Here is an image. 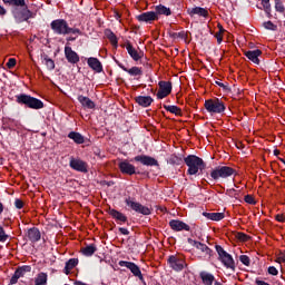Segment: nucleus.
Wrapping results in <instances>:
<instances>
[{"instance_id": "obj_46", "label": "nucleus", "mask_w": 285, "mask_h": 285, "mask_svg": "<svg viewBox=\"0 0 285 285\" xmlns=\"http://www.w3.org/2000/svg\"><path fill=\"white\" fill-rule=\"evenodd\" d=\"M237 239H239V242H248V239H250V236L239 232L236 235Z\"/></svg>"}, {"instance_id": "obj_31", "label": "nucleus", "mask_w": 285, "mask_h": 285, "mask_svg": "<svg viewBox=\"0 0 285 285\" xmlns=\"http://www.w3.org/2000/svg\"><path fill=\"white\" fill-rule=\"evenodd\" d=\"M199 277L204 285H212L215 282V275H213L208 272H200Z\"/></svg>"}, {"instance_id": "obj_42", "label": "nucleus", "mask_w": 285, "mask_h": 285, "mask_svg": "<svg viewBox=\"0 0 285 285\" xmlns=\"http://www.w3.org/2000/svg\"><path fill=\"white\" fill-rule=\"evenodd\" d=\"M263 28H265V30H272L273 32L277 31V24L273 23L271 20L264 22Z\"/></svg>"}, {"instance_id": "obj_5", "label": "nucleus", "mask_w": 285, "mask_h": 285, "mask_svg": "<svg viewBox=\"0 0 285 285\" xmlns=\"http://www.w3.org/2000/svg\"><path fill=\"white\" fill-rule=\"evenodd\" d=\"M233 175H237V170L228 166H218L210 171V178L214 181H219V179H228V177H233Z\"/></svg>"}, {"instance_id": "obj_19", "label": "nucleus", "mask_w": 285, "mask_h": 285, "mask_svg": "<svg viewBox=\"0 0 285 285\" xmlns=\"http://www.w3.org/2000/svg\"><path fill=\"white\" fill-rule=\"evenodd\" d=\"M136 19L142 23H153V21H159V17H157V13H155V11H147L140 13L136 17Z\"/></svg>"}, {"instance_id": "obj_29", "label": "nucleus", "mask_w": 285, "mask_h": 285, "mask_svg": "<svg viewBox=\"0 0 285 285\" xmlns=\"http://www.w3.org/2000/svg\"><path fill=\"white\" fill-rule=\"evenodd\" d=\"M154 12H155L156 17H159L161 14H164L165 17H170V14H173V11L170 10V8H168L164 4L156 6Z\"/></svg>"}, {"instance_id": "obj_61", "label": "nucleus", "mask_w": 285, "mask_h": 285, "mask_svg": "<svg viewBox=\"0 0 285 285\" xmlns=\"http://www.w3.org/2000/svg\"><path fill=\"white\" fill-rule=\"evenodd\" d=\"M115 17H116L117 20L121 19V14L119 12H116Z\"/></svg>"}, {"instance_id": "obj_57", "label": "nucleus", "mask_w": 285, "mask_h": 285, "mask_svg": "<svg viewBox=\"0 0 285 285\" xmlns=\"http://www.w3.org/2000/svg\"><path fill=\"white\" fill-rule=\"evenodd\" d=\"M227 193H229V197H236L237 196V190H235V189H228Z\"/></svg>"}, {"instance_id": "obj_13", "label": "nucleus", "mask_w": 285, "mask_h": 285, "mask_svg": "<svg viewBox=\"0 0 285 285\" xmlns=\"http://www.w3.org/2000/svg\"><path fill=\"white\" fill-rule=\"evenodd\" d=\"M118 168L122 175L132 176V175L140 174L139 171H137V168L135 167V165L130 164V161H128V159L120 160L118 163Z\"/></svg>"}, {"instance_id": "obj_1", "label": "nucleus", "mask_w": 285, "mask_h": 285, "mask_svg": "<svg viewBox=\"0 0 285 285\" xmlns=\"http://www.w3.org/2000/svg\"><path fill=\"white\" fill-rule=\"evenodd\" d=\"M6 6H14L11 11V14L16 21V23H23L29 21L35 17L30 9H28V4H26V0H2Z\"/></svg>"}, {"instance_id": "obj_35", "label": "nucleus", "mask_w": 285, "mask_h": 285, "mask_svg": "<svg viewBox=\"0 0 285 285\" xmlns=\"http://www.w3.org/2000/svg\"><path fill=\"white\" fill-rule=\"evenodd\" d=\"M42 63L46 65L47 70H55V60H52L48 55H41Z\"/></svg>"}, {"instance_id": "obj_55", "label": "nucleus", "mask_w": 285, "mask_h": 285, "mask_svg": "<svg viewBox=\"0 0 285 285\" xmlns=\"http://www.w3.org/2000/svg\"><path fill=\"white\" fill-rule=\"evenodd\" d=\"M118 230L121 233V235H130V230H128L126 227H119Z\"/></svg>"}, {"instance_id": "obj_21", "label": "nucleus", "mask_w": 285, "mask_h": 285, "mask_svg": "<svg viewBox=\"0 0 285 285\" xmlns=\"http://www.w3.org/2000/svg\"><path fill=\"white\" fill-rule=\"evenodd\" d=\"M65 57L68 61V63H79V53L77 51L72 50V47L66 46L65 47Z\"/></svg>"}, {"instance_id": "obj_63", "label": "nucleus", "mask_w": 285, "mask_h": 285, "mask_svg": "<svg viewBox=\"0 0 285 285\" xmlns=\"http://www.w3.org/2000/svg\"><path fill=\"white\" fill-rule=\"evenodd\" d=\"M20 282H21V284H23V285H32V283H28V282H26V281H23V279H21Z\"/></svg>"}, {"instance_id": "obj_10", "label": "nucleus", "mask_w": 285, "mask_h": 285, "mask_svg": "<svg viewBox=\"0 0 285 285\" xmlns=\"http://www.w3.org/2000/svg\"><path fill=\"white\" fill-rule=\"evenodd\" d=\"M187 242L188 244H190V246H194L195 248H197V250H200L202 253H204L205 259H208V261L213 259L214 252L206 244L202 242H197L193 238H188Z\"/></svg>"}, {"instance_id": "obj_49", "label": "nucleus", "mask_w": 285, "mask_h": 285, "mask_svg": "<svg viewBox=\"0 0 285 285\" xmlns=\"http://www.w3.org/2000/svg\"><path fill=\"white\" fill-rule=\"evenodd\" d=\"M245 202L246 204H250L252 206H255V204H257V202H255V198L252 195H246Z\"/></svg>"}, {"instance_id": "obj_64", "label": "nucleus", "mask_w": 285, "mask_h": 285, "mask_svg": "<svg viewBox=\"0 0 285 285\" xmlns=\"http://www.w3.org/2000/svg\"><path fill=\"white\" fill-rule=\"evenodd\" d=\"M274 155H275V157H277L279 155V150L278 149H274Z\"/></svg>"}, {"instance_id": "obj_51", "label": "nucleus", "mask_w": 285, "mask_h": 285, "mask_svg": "<svg viewBox=\"0 0 285 285\" xmlns=\"http://www.w3.org/2000/svg\"><path fill=\"white\" fill-rule=\"evenodd\" d=\"M278 264H282V262H283V264H285V249L284 250H282V252H279V254H278V257H277V261H276Z\"/></svg>"}, {"instance_id": "obj_26", "label": "nucleus", "mask_w": 285, "mask_h": 285, "mask_svg": "<svg viewBox=\"0 0 285 285\" xmlns=\"http://www.w3.org/2000/svg\"><path fill=\"white\" fill-rule=\"evenodd\" d=\"M134 99L136 104H138V106H141L142 108L150 107L153 101H155L150 96H137Z\"/></svg>"}, {"instance_id": "obj_60", "label": "nucleus", "mask_w": 285, "mask_h": 285, "mask_svg": "<svg viewBox=\"0 0 285 285\" xmlns=\"http://www.w3.org/2000/svg\"><path fill=\"white\" fill-rule=\"evenodd\" d=\"M67 41H77V37H68Z\"/></svg>"}, {"instance_id": "obj_53", "label": "nucleus", "mask_w": 285, "mask_h": 285, "mask_svg": "<svg viewBox=\"0 0 285 285\" xmlns=\"http://www.w3.org/2000/svg\"><path fill=\"white\" fill-rule=\"evenodd\" d=\"M275 219H276V222H279L281 224H284V222H285V216H284L283 214H277V215L275 216Z\"/></svg>"}, {"instance_id": "obj_30", "label": "nucleus", "mask_w": 285, "mask_h": 285, "mask_svg": "<svg viewBox=\"0 0 285 285\" xmlns=\"http://www.w3.org/2000/svg\"><path fill=\"white\" fill-rule=\"evenodd\" d=\"M203 217H206V219H210L212 222H222L226 217L224 213H208L204 212Z\"/></svg>"}, {"instance_id": "obj_47", "label": "nucleus", "mask_w": 285, "mask_h": 285, "mask_svg": "<svg viewBox=\"0 0 285 285\" xmlns=\"http://www.w3.org/2000/svg\"><path fill=\"white\" fill-rule=\"evenodd\" d=\"M13 204L18 210H21V208L26 206V204L23 203V200H21V198H16Z\"/></svg>"}, {"instance_id": "obj_9", "label": "nucleus", "mask_w": 285, "mask_h": 285, "mask_svg": "<svg viewBox=\"0 0 285 285\" xmlns=\"http://www.w3.org/2000/svg\"><path fill=\"white\" fill-rule=\"evenodd\" d=\"M68 21L63 19H56L50 23L53 35H68Z\"/></svg>"}, {"instance_id": "obj_22", "label": "nucleus", "mask_w": 285, "mask_h": 285, "mask_svg": "<svg viewBox=\"0 0 285 285\" xmlns=\"http://www.w3.org/2000/svg\"><path fill=\"white\" fill-rule=\"evenodd\" d=\"M26 237L31 242L32 244H37V242L41 240V232L37 227H31L27 230Z\"/></svg>"}, {"instance_id": "obj_7", "label": "nucleus", "mask_w": 285, "mask_h": 285, "mask_svg": "<svg viewBox=\"0 0 285 285\" xmlns=\"http://www.w3.org/2000/svg\"><path fill=\"white\" fill-rule=\"evenodd\" d=\"M118 265L128 268V271H130L134 277H138L141 284L146 285V279L144 278V274H141V268H139L137 264L128 261H120Z\"/></svg>"}, {"instance_id": "obj_17", "label": "nucleus", "mask_w": 285, "mask_h": 285, "mask_svg": "<svg viewBox=\"0 0 285 285\" xmlns=\"http://www.w3.org/2000/svg\"><path fill=\"white\" fill-rule=\"evenodd\" d=\"M167 262L170 268H173V271H176L177 273H179L184 268V266H186V262L175 255L169 256Z\"/></svg>"}, {"instance_id": "obj_36", "label": "nucleus", "mask_w": 285, "mask_h": 285, "mask_svg": "<svg viewBox=\"0 0 285 285\" xmlns=\"http://www.w3.org/2000/svg\"><path fill=\"white\" fill-rule=\"evenodd\" d=\"M96 250H97V245L90 244V245H87L86 247H82L80 249V253H82L85 257H92Z\"/></svg>"}, {"instance_id": "obj_24", "label": "nucleus", "mask_w": 285, "mask_h": 285, "mask_svg": "<svg viewBox=\"0 0 285 285\" xmlns=\"http://www.w3.org/2000/svg\"><path fill=\"white\" fill-rule=\"evenodd\" d=\"M245 57L249 59L253 63H256V66H259V57H262V50L255 49V50H248L244 52Z\"/></svg>"}, {"instance_id": "obj_11", "label": "nucleus", "mask_w": 285, "mask_h": 285, "mask_svg": "<svg viewBox=\"0 0 285 285\" xmlns=\"http://www.w3.org/2000/svg\"><path fill=\"white\" fill-rule=\"evenodd\" d=\"M28 273H32V266L30 265L18 266L10 278V284H18L19 279H21V277H26Z\"/></svg>"}, {"instance_id": "obj_39", "label": "nucleus", "mask_w": 285, "mask_h": 285, "mask_svg": "<svg viewBox=\"0 0 285 285\" xmlns=\"http://www.w3.org/2000/svg\"><path fill=\"white\" fill-rule=\"evenodd\" d=\"M106 37H107V39H109L111 46L117 48V46L119 43V40L117 39V36L115 35V32H112L111 30H107L106 31Z\"/></svg>"}, {"instance_id": "obj_58", "label": "nucleus", "mask_w": 285, "mask_h": 285, "mask_svg": "<svg viewBox=\"0 0 285 285\" xmlns=\"http://www.w3.org/2000/svg\"><path fill=\"white\" fill-rule=\"evenodd\" d=\"M7 12H8V11L6 10V8H3V6L0 4V17L6 16Z\"/></svg>"}, {"instance_id": "obj_4", "label": "nucleus", "mask_w": 285, "mask_h": 285, "mask_svg": "<svg viewBox=\"0 0 285 285\" xmlns=\"http://www.w3.org/2000/svg\"><path fill=\"white\" fill-rule=\"evenodd\" d=\"M215 250L218 255V262L225 266L228 271L235 273L237 266L235 265V258L228 252L222 247V245H215Z\"/></svg>"}, {"instance_id": "obj_50", "label": "nucleus", "mask_w": 285, "mask_h": 285, "mask_svg": "<svg viewBox=\"0 0 285 285\" xmlns=\"http://www.w3.org/2000/svg\"><path fill=\"white\" fill-rule=\"evenodd\" d=\"M67 35H81V30L68 27Z\"/></svg>"}, {"instance_id": "obj_25", "label": "nucleus", "mask_w": 285, "mask_h": 285, "mask_svg": "<svg viewBox=\"0 0 285 285\" xmlns=\"http://www.w3.org/2000/svg\"><path fill=\"white\" fill-rule=\"evenodd\" d=\"M87 63L91 70H95V72H104V65H101V61H99L97 58H88Z\"/></svg>"}, {"instance_id": "obj_33", "label": "nucleus", "mask_w": 285, "mask_h": 285, "mask_svg": "<svg viewBox=\"0 0 285 285\" xmlns=\"http://www.w3.org/2000/svg\"><path fill=\"white\" fill-rule=\"evenodd\" d=\"M68 138L72 139V141H75V144H78V145L86 144V138L83 137V135L77 131H70L68 134Z\"/></svg>"}, {"instance_id": "obj_52", "label": "nucleus", "mask_w": 285, "mask_h": 285, "mask_svg": "<svg viewBox=\"0 0 285 285\" xmlns=\"http://www.w3.org/2000/svg\"><path fill=\"white\" fill-rule=\"evenodd\" d=\"M17 66V59L10 58L7 62V68H14Z\"/></svg>"}, {"instance_id": "obj_15", "label": "nucleus", "mask_w": 285, "mask_h": 285, "mask_svg": "<svg viewBox=\"0 0 285 285\" xmlns=\"http://www.w3.org/2000/svg\"><path fill=\"white\" fill-rule=\"evenodd\" d=\"M69 166L77 173H88V163L81 160V158L71 157L69 160Z\"/></svg>"}, {"instance_id": "obj_40", "label": "nucleus", "mask_w": 285, "mask_h": 285, "mask_svg": "<svg viewBox=\"0 0 285 285\" xmlns=\"http://www.w3.org/2000/svg\"><path fill=\"white\" fill-rule=\"evenodd\" d=\"M275 2V10L276 12H279V14H284L285 12V7H284V2L282 0H274Z\"/></svg>"}, {"instance_id": "obj_43", "label": "nucleus", "mask_w": 285, "mask_h": 285, "mask_svg": "<svg viewBox=\"0 0 285 285\" xmlns=\"http://www.w3.org/2000/svg\"><path fill=\"white\" fill-rule=\"evenodd\" d=\"M171 39H188V33L184 31L170 33Z\"/></svg>"}, {"instance_id": "obj_28", "label": "nucleus", "mask_w": 285, "mask_h": 285, "mask_svg": "<svg viewBox=\"0 0 285 285\" xmlns=\"http://www.w3.org/2000/svg\"><path fill=\"white\" fill-rule=\"evenodd\" d=\"M187 12L190 17H195V14H198V17H204L205 19L208 17V10L202 7L188 9Z\"/></svg>"}, {"instance_id": "obj_27", "label": "nucleus", "mask_w": 285, "mask_h": 285, "mask_svg": "<svg viewBox=\"0 0 285 285\" xmlns=\"http://www.w3.org/2000/svg\"><path fill=\"white\" fill-rule=\"evenodd\" d=\"M78 101L81 104L82 108H88L89 110H92L96 106L95 101L83 95L78 96Z\"/></svg>"}, {"instance_id": "obj_2", "label": "nucleus", "mask_w": 285, "mask_h": 285, "mask_svg": "<svg viewBox=\"0 0 285 285\" xmlns=\"http://www.w3.org/2000/svg\"><path fill=\"white\" fill-rule=\"evenodd\" d=\"M187 169V175H203L206 170V163L199 156L188 155L184 158Z\"/></svg>"}, {"instance_id": "obj_12", "label": "nucleus", "mask_w": 285, "mask_h": 285, "mask_svg": "<svg viewBox=\"0 0 285 285\" xmlns=\"http://www.w3.org/2000/svg\"><path fill=\"white\" fill-rule=\"evenodd\" d=\"M115 61L117 66H119L120 69L124 70V72H128V75L130 77H134L136 81H139L141 77H144V69H141L140 67L135 66L128 69V67L124 66V63H121L119 60H115Z\"/></svg>"}, {"instance_id": "obj_56", "label": "nucleus", "mask_w": 285, "mask_h": 285, "mask_svg": "<svg viewBox=\"0 0 285 285\" xmlns=\"http://www.w3.org/2000/svg\"><path fill=\"white\" fill-rule=\"evenodd\" d=\"M215 38L217 39V43H222L223 41L222 29L219 30V32H216Z\"/></svg>"}, {"instance_id": "obj_3", "label": "nucleus", "mask_w": 285, "mask_h": 285, "mask_svg": "<svg viewBox=\"0 0 285 285\" xmlns=\"http://www.w3.org/2000/svg\"><path fill=\"white\" fill-rule=\"evenodd\" d=\"M16 101L19 106H26V108H30L31 110H41V108H43V101H41V99L28 94L16 95Z\"/></svg>"}, {"instance_id": "obj_16", "label": "nucleus", "mask_w": 285, "mask_h": 285, "mask_svg": "<svg viewBox=\"0 0 285 285\" xmlns=\"http://www.w3.org/2000/svg\"><path fill=\"white\" fill-rule=\"evenodd\" d=\"M132 160L134 161H138L142 166H150V167L156 166V167H159V161L155 157H153V156L138 155V156L134 157Z\"/></svg>"}, {"instance_id": "obj_32", "label": "nucleus", "mask_w": 285, "mask_h": 285, "mask_svg": "<svg viewBox=\"0 0 285 285\" xmlns=\"http://www.w3.org/2000/svg\"><path fill=\"white\" fill-rule=\"evenodd\" d=\"M263 8H259V10H264L267 19H273V7L271 6V0H261Z\"/></svg>"}, {"instance_id": "obj_48", "label": "nucleus", "mask_w": 285, "mask_h": 285, "mask_svg": "<svg viewBox=\"0 0 285 285\" xmlns=\"http://www.w3.org/2000/svg\"><path fill=\"white\" fill-rule=\"evenodd\" d=\"M267 273H268V275H273V276L279 275V271H277V267H275V266H269L267 268Z\"/></svg>"}, {"instance_id": "obj_8", "label": "nucleus", "mask_w": 285, "mask_h": 285, "mask_svg": "<svg viewBox=\"0 0 285 285\" xmlns=\"http://www.w3.org/2000/svg\"><path fill=\"white\" fill-rule=\"evenodd\" d=\"M125 204H126V206L131 208V210H135V213H139L140 215L147 216V215L153 214V210H150V208L141 205V203H137V202L132 200L130 197L125 199Z\"/></svg>"}, {"instance_id": "obj_45", "label": "nucleus", "mask_w": 285, "mask_h": 285, "mask_svg": "<svg viewBox=\"0 0 285 285\" xmlns=\"http://www.w3.org/2000/svg\"><path fill=\"white\" fill-rule=\"evenodd\" d=\"M239 262H242L244 266H250V257H248L247 255H240Z\"/></svg>"}, {"instance_id": "obj_38", "label": "nucleus", "mask_w": 285, "mask_h": 285, "mask_svg": "<svg viewBox=\"0 0 285 285\" xmlns=\"http://www.w3.org/2000/svg\"><path fill=\"white\" fill-rule=\"evenodd\" d=\"M164 109L167 110V112H171V115H176V117H181V108L175 106V105H164Z\"/></svg>"}, {"instance_id": "obj_44", "label": "nucleus", "mask_w": 285, "mask_h": 285, "mask_svg": "<svg viewBox=\"0 0 285 285\" xmlns=\"http://www.w3.org/2000/svg\"><path fill=\"white\" fill-rule=\"evenodd\" d=\"M183 159L181 157L177 156V155H173L170 158H169V163L170 164H174L176 166H180Z\"/></svg>"}, {"instance_id": "obj_23", "label": "nucleus", "mask_w": 285, "mask_h": 285, "mask_svg": "<svg viewBox=\"0 0 285 285\" xmlns=\"http://www.w3.org/2000/svg\"><path fill=\"white\" fill-rule=\"evenodd\" d=\"M126 50L134 61H139V59H141V57H144V52L137 51V49H135V47H132V43H130V41H128L126 43Z\"/></svg>"}, {"instance_id": "obj_41", "label": "nucleus", "mask_w": 285, "mask_h": 285, "mask_svg": "<svg viewBox=\"0 0 285 285\" xmlns=\"http://www.w3.org/2000/svg\"><path fill=\"white\" fill-rule=\"evenodd\" d=\"M8 239H10V235H8L3 226L0 225V244H6Z\"/></svg>"}, {"instance_id": "obj_20", "label": "nucleus", "mask_w": 285, "mask_h": 285, "mask_svg": "<svg viewBox=\"0 0 285 285\" xmlns=\"http://www.w3.org/2000/svg\"><path fill=\"white\" fill-rule=\"evenodd\" d=\"M169 226H170L171 230H175L176 233H180V230L190 232V225H188L179 219H171L169 222Z\"/></svg>"}, {"instance_id": "obj_34", "label": "nucleus", "mask_w": 285, "mask_h": 285, "mask_svg": "<svg viewBox=\"0 0 285 285\" xmlns=\"http://www.w3.org/2000/svg\"><path fill=\"white\" fill-rule=\"evenodd\" d=\"M78 264H79V258H70L65 265V269H63L65 275H70V272L72 271V268H75Z\"/></svg>"}, {"instance_id": "obj_54", "label": "nucleus", "mask_w": 285, "mask_h": 285, "mask_svg": "<svg viewBox=\"0 0 285 285\" xmlns=\"http://www.w3.org/2000/svg\"><path fill=\"white\" fill-rule=\"evenodd\" d=\"M216 86H219V88H223V90H230V87L228 85H224L223 82L215 81Z\"/></svg>"}, {"instance_id": "obj_18", "label": "nucleus", "mask_w": 285, "mask_h": 285, "mask_svg": "<svg viewBox=\"0 0 285 285\" xmlns=\"http://www.w3.org/2000/svg\"><path fill=\"white\" fill-rule=\"evenodd\" d=\"M108 215H110V217H112V219H115L117 222V224H119L121 226V224H127L128 225V216L125 215L124 213L117 210V209H112L109 208L107 210Z\"/></svg>"}, {"instance_id": "obj_62", "label": "nucleus", "mask_w": 285, "mask_h": 285, "mask_svg": "<svg viewBox=\"0 0 285 285\" xmlns=\"http://www.w3.org/2000/svg\"><path fill=\"white\" fill-rule=\"evenodd\" d=\"M3 213V203L0 202V215Z\"/></svg>"}, {"instance_id": "obj_6", "label": "nucleus", "mask_w": 285, "mask_h": 285, "mask_svg": "<svg viewBox=\"0 0 285 285\" xmlns=\"http://www.w3.org/2000/svg\"><path fill=\"white\" fill-rule=\"evenodd\" d=\"M205 109L210 115H222L226 111V105L218 98L205 100Z\"/></svg>"}, {"instance_id": "obj_59", "label": "nucleus", "mask_w": 285, "mask_h": 285, "mask_svg": "<svg viewBox=\"0 0 285 285\" xmlns=\"http://www.w3.org/2000/svg\"><path fill=\"white\" fill-rule=\"evenodd\" d=\"M255 284L256 285H271V284L266 283V281H261V279H256Z\"/></svg>"}, {"instance_id": "obj_14", "label": "nucleus", "mask_w": 285, "mask_h": 285, "mask_svg": "<svg viewBox=\"0 0 285 285\" xmlns=\"http://www.w3.org/2000/svg\"><path fill=\"white\" fill-rule=\"evenodd\" d=\"M158 86L157 99H166L173 92V82L170 81H159Z\"/></svg>"}, {"instance_id": "obj_37", "label": "nucleus", "mask_w": 285, "mask_h": 285, "mask_svg": "<svg viewBox=\"0 0 285 285\" xmlns=\"http://www.w3.org/2000/svg\"><path fill=\"white\" fill-rule=\"evenodd\" d=\"M35 285H48V273L40 272L35 278Z\"/></svg>"}]
</instances>
